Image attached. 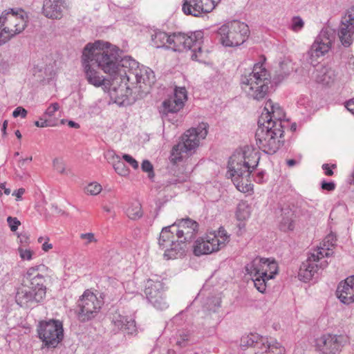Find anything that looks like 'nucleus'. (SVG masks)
<instances>
[{"instance_id": "43", "label": "nucleus", "mask_w": 354, "mask_h": 354, "mask_svg": "<svg viewBox=\"0 0 354 354\" xmlns=\"http://www.w3.org/2000/svg\"><path fill=\"white\" fill-rule=\"evenodd\" d=\"M59 104L57 102L52 103L49 105V106L46 109L44 117L51 118L55 115V113L59 109Z\"/></svg>"}, {"instance_id": "49", "label": "nucleus", "mask_w": 354, "mask_h": 354, "mask_svg": "<svg viewBox=\"0 0 354 354\" xmlns=\"http://www.w3.org/2000/svg\"><path fill=\"white\" fill-rule=\"evenodd\" d=\"M26 115L27 111L21 106H18L17 108H16L12 113V116L14 118L21 116V118H24L26 117Z\"/></svg>"}, {"instance_id": "27", "label": "nucleus", "mask_w": 354, "mask_h": 354, "mask_svg": "<svg viewBox=\"0 0 354 354\" xmlns=\"http://www.w3.org/2000/svg\"><path fill=\"white\" fill-rule=\"evenodd\" d=\"M198 223L189 218L178 221V239L184 236V240L188 241L198 232Z\"/></svg>"}, {"instance_id": "7", "label": "nucleus", "mask_w": 354, "mask_h": 354, "mask_svg": "<svg viewBox=\"0 0 354 354\" xmlns=\"http://www.w3.org/2000/svg\"><path fill=\"white\" fill-rule=\"evenodd\" d=\"M248 26L239 21H232L221 26L217 30L221 44L227 47L243 44L249 36Z\"/></svg>"}, {"instance_id": "36", "label": "nucleus", "mask_w": 354, "mask_h": 354, "mask_svg": "<svg viewBox=\"0 0 354 354\" xmlns=\"http://www.w3.org/2000/svg\"><path fill=\"white\" fill-rule=\"evenodd\" d=\"M46 269V267L43 265H39L35 267L30 268L25 275V277L26 280L28 281H31V279H35V277H38L39 276L41 275L39 272L44 271Z\"/></svg>"}, {"instance_id": "58", "label": "nucleus", "mask_w": 354, "mask_h": 354, "mask_svg": "<svg viewBox=\"0 0 354 354\" xmlns=\"http://www.w3.org/2000/svg\"><path fill=\"white\" fill-rule=\"evenodd\" d=\"M25 189L24 188H19L17 190L15 191L12 194L17 197V200H21L22 195L24 194Z\"/></svg>"}, {"instance_id": "6", "label": "nucleus", "mask_w": 354, "mask_h": 354, "mask_svg": "<svg viewBox=\"0 0 354 354\" xmlns=\"http://www.w3.org/2000/svg\"><path fill=\"white\" fill-rule=\"evenodd\" d=\"M229 241L230 236L221 227L217 232H211L196 239L192 245L193 253L197 257L212 254L224 248Z\"/></svg>"}, {"instance_id": "50", "label": "nucleus", "mask_w": 354, "mask_h": 354, "mask_svg": "<svg viewBox=\"0 0 354 354\" xmlns=\"http://www.w3.org/2000/svg\"><path fill=\"white\" fill-rule=\"evenodd\" d=\"M35 125L37 127H46L53 126V124H51L50 121H49L45 117H44V118H40V120L36 121L35 122Z\"/></svg>"}, {"instance_id": "63", "label": "nucleus", "mask_w": 354, "mask_h": 354, "mask_svg": "<svg viewBox=\"0 0 354 354\" xmlns=\"http://www.w3.org/2000/svg\"><path fill=\"white\" fill-rule=\"evenodd\" d=\"M180 337L182 338V342H185L188 341L189 335L186 333V334L181 335Z\"/></svg>"}, {"instance_id": "24", "label": "nucleus", "mask_w": 354, "mask_h": 354, "mask_svg": "<svg viewBox=\"0 0 354 354\" xmlns=\"http://www.w3.org/2000/svg\"><path fill=\"white\" fill-rule=\"evenodd\" d=\"M175 37V33L172 35H168L165 32L156 31L151 35V43L156 48H165L176 52L177 48L174 39Z\"/></svg>"}, {"instance_id": "21", "label": "nucleus", "mask_w": 354, "mask_h": 354, "mask_svg": "<svg viewBox=\"0 0 354 354\" xmlns=\"http://www.w3.org/2000/svg\"><path fill=\"white\" fill-rule=\"evenodd\" d=\"M337 295L345 304H350L354 301V275L340 282L337 289Z\"/></svg>"}, {"instance_id": "46", "label": "nucleus", "mask_w": 354, "mask_h": 354, "mask_svg": "<svg viewBox=\"0 0 354 354\" xmlns=\"http://www.w3.org/2000/svg\"><path fill=\"white\" fill-rule=\"evenodd\" d=\"M7 222L9 227L12 232H15L18 227L21 225L20 221L16 217L8 216Z\"/></svg>"}, {"instance_id": "16", "label": "nucleus", "mask_w": 354, "mask_h": 354, "mask_svg": "<svg viewBox=\"0 0 354 354\" xmlns=\"http://www.w3.org/2000/svg\"><path fill=\"white\" fill-rule=\"evenodd\" d=\"M15 298L21 307H29L41 302L44 299V292L41 288L35 291L30 286L22 285L17 288Z\"/></svg>"}, {"instance_id": "33", "label": "nucleus", "mask_w": 354, "mask_h": 354, "mask_svg": "<svg viewBox=\"0 0 354 354\" xmlns=\"http://www.w3.org/2000/svg\"><path fill=\"white\" fill-rule=\"evenodd\" d=\"M261 350L268 351L270 354H284L285 348L280 343L274 342L273 343L266 342L262 343Z\"/></svg>"}, {"instance_id": "29", "label": "nucleus", "mask_w": 354, "mask_h": 354, "mask_svg": "<svg viewBox=\"0 0 354 354\" xmlns=\"http://www.w3.org/2000/svg\"><path fill=\"white\" fill-rule=\"evenodd\" d=\"M109 163L113 165L115 172L121 176H127L129 174V170L124 162L122 160L120 156L115 154L113 151H109L105 154Z\"/></svg>"}, {"instance_id": "52", "label": "nucleus", "mask_w": 354, "mask_h": 354, "mask_svg": "<svg viewBox=\"0 0 354 354\" xmlns=\"http://www.w3.org/2000/svg\"><path fill=\"white\" fill-rule=\"evenodd\" d=\"M322 189L327 191H333L335 189V184L333 182L323 181L321 185Z\"/></svg>"}, {"instance_id": "53", "label": "nucleus", "mask_w": 354, "mask_h": 354, "mask_svg": "<svg viewBox=\"0 0 354 354\" xmlns=\"http://www.w3.org/2000/svg\"><path fill=\"white\" fill-rule=\"evenodd\" d=\"M191 245L185 243L183 246L178 247V256L184 257L189 252Z\"/></svg>"}, {"instance_id": "38", "label": "nucleus", "mask_w": 354, "mask_h": 354, "mask_svg": "<svg viewBox=\"0 0 354 354\" xmlns=\"http://www.w3.org/2000/svg\"><path fill=\"white\" fill-rule=\"evenodd\" d=\"M188 100L187 91L185 87H179L178 86V111L183 109L185 106V102Z\"/></svg>"}, {"instance_id": "9", "label": "nucleus", "mask_w": 354, "mask_h": 354, "mask_svg": "<svg viewBox=\"0 0 354 354\" xmlns=\"http://www.w3.org/2000/svg\"><path fill=\"white\" fill-rule=\"evenodd\" d=\"M209 124L206 122L198 124L197 127H192L187 130L181 136L182 145L178 142V162L183 158V153L189 156L196 152L199 147L201 140L206 138L208 133Z\"/></svg>"}, {"instance_id": "3", "label": "nucleus", "mask_w": 354, "mask_h": 354, "mask_svg": "<svg viewBox=\"0 0 354 354\" xmlns=\"http://www.w3.org/2000/svg\"><path fill=\"white\" fill-rule=\"evenodd\" d=\"M270 75L263 62L254 65L251 72L241 75V88L246 95L255 100L263 99L269 88Z\"/></svg>"}, {"instance_id": "44", "label": "nucleus", "mask_w": 354, "mask_h": 354, "mask_svg": "<svg viewBox=\"0 0 354 354\" xmlns=\"http://www.w3.org/2000/svg\"><path fill=\"white\" fill-rule=\"evenodd\" d=\"M18 252L22 260H30L32 259V252L29 249H26L24 248L23 246H20L18 248Z\"/></svg>"}, {"instance_id": "31", "label": "nucleus", "mask_w": 354, "mask_h": 354, "mask_svg": "<svg viewBox=\"0 0 354 354\" xmlns=\"http://www.w3.org/2000/svg\"><path fill=\"white\" fill-rule=\"evenodd\" d=\"M278 270H271V266L263 267V270L257 275L258 278H252L254 286L260 292H264L266 289V282L268 280L273 279Z\"/></svg>"}, {"instance_id": "13", "label": "nucleus", "mask_w": 354, "mask_h": 354, "mask_svg": "<svg viewBox=\"0 0 354 354\" xmlns=\"http://www.w3.org/2000/svg\"><path fill=\"white\" fill-rule=\"evenodd\" d=\"M333 35L327 30H322L307 52L308 61L313 65L317 59L326 54L331 48Z\"/></svg>"}, {"instance_id": "23", "label": "nucleus", "mask_w": 354, "mask_h": 354, "mask_svg": "<svg viewBox=\"0 0 354 354\" xmlns=\"http://www.w3.org/2000/svg\"><path fill=\"white\" fill-rule=\"evenodd\" d=\"M337 34L342 44L344 47L350 46L354 41V23L343 17Z\"/></svg>"}, {"instance_id": "30", "label": "nucleus", "mask_w": 354, "mask_h": 354, "mask_svg": "<svg viewBox=\"0 0 354 354\" xmlns=\"http://www.w3.org/2000/svg\"><path fill=\"white\" fill-rule=\"evenodd\" d=\"M295 213L292 209L286 206L281 209V216L279 221V227L281 231L293 230Z\"/></svg>"}, {"instance_id": "51", "label": "nucleus", "mask_w": 354, "mask_h": 354, "mask_svg": "<svg viewBox=\"0 0 354 354\" xmlns=\"http://www.w3.org/2000/svg\"><path fill=\"white\" fill-rule=\"evenodd\" d=\"M169 160L173 165L177 163V145L173 146Z\"/></svg>"}, {"instance_id": "17", "label": "nucleus", "mask_w": 354, "mask_h": 354, "mask_svg": "<svg viewBox=\"0 0 354 354\" xmlns=\"http://www.w3.org/2000/svg\"><path fill=\"white\" fill-rule=\"evenodd\" d=\"M216 3V0H184L182 10L187 15L199 17L213 10Z\"/></svg>"}, {"instance_id": "25", "label": "nucleus", "mask_w": 354, "mask_h": 354, "mask_svg": "<svg viewBox=\"0 0 354 354\" xmlns=\"http://www.w3.org/2000/svg\"><path fill=\"white\" fill-rule=\"evenodd\" d=\"M111 322L115 330H123L127 334H133L136 332L135 320L131 317L115 313L113 315Z\"/></svg>"}, {"instance_id": "57", "label": "nucleus", "mask_w": 354, "mask_h": 354, "mask_svg": "<svg viewBox=\"0 0 354 354\" xmlns=\"http://www.w3.org/2000/svg\"><path fill=\"white\" fill-rule=\"evenodd\" d=\"M322 169L324 170V173L326 176H330L333 175V170L330 168L328 164L322 165Z\"/></svg>"}, {"instance_id": "5", "label": "nucleus", "mask_w": 354, "mask_h": 354, "mask_svg": "<svg viewBox=\"0 0 354 354\" xmlns=\"http://www.w3.org/2000/svg\"><path fill=\"white\" fill-rule=\"evenodd\" d=\"M28 16L21 9L3 12L0 16V46L14 35L22 32L27 25Z\"/></svg>"}, {"instance_id": "18", "label": "nucleus", "mask_w": 354, "mask_h": 354, "mask_svg": "<svg viewBox=\"0 0 354 354\" xmlns=\"http://www.w3.org/2000/svg\"><path fill=\"white\" fill-rule=\"evenodd\" d=\"M283 116V111L277 104L269 100L266 102L264 111L261 113L258 120V124H271L272 122L281 121Z\"/></svg>"}, {"instance_id": "54", "label": "nucleus", "mask_w": 354, "mask_h": 354, "mask_svg": "<svg viewBox=\"0 0 354 354\" xmlns=\"http://www.w3.org/2000/svg\"><path fill=\"white\" fill-rule=\"evenodd\" d=\"M19 243L24 246L28 245L29 243V236L26 233H21L18 235Z\"/></svg>"}, {"instance_id": "59", "label": "nucleus", "mask_w": 354, "mask_h": 354, "mask_svg": "<svg viewBox=\"0 0 354 354\" xmlns=\"http://www.w3.org/2000/svg\"><path fill=\"white\" fill-rule=\"evenodd\" d=\"M53 164H54V167L58 171V172H59L61 174L64 173V167L59 165L58 160H54Z\"/></svg>"}, {"instance_id": "1", "label": "nucleus", "mask_w": 354, "mask_h": 354, "mask_svg": "<svg viewBox=\"0 0 354 354\" xmlns=\"http://www.w3.org/2000/svg\"><path fill=\"white\" fill-rule=\"evenodd\" d=\"M121 53L117 46L109 42L98 40L87 44L82 55L85 78L95 87L104 85L105 77L92 66L96 64L113 80L120 77L122 84L115 89L118 95L143 97V93L155 82L154 73L150 68L140 67L138 62L129 56L122 57Z\"/></svg>"}, {"instance_id": "12", "label": "nucleus", "mask_w": 354, "mask_h": 354, "mask_svg": "<svg viewBox=\"0 0 354 354\" xmlns=\"http://www.w3.org/2000/svg\"><path fill=\"white\" fill-rule=\"evenodd\" d=\"M347 342L345 335L326 333L315 339V348L321 354H340Z\"/></svg>"}, {"instance_id": "42", "label": "nucleus", "mask_w": 354, "mask_h": 354, "mask_svg": "<svg viewBox=\"0 0 354 354\" xmlns=\"http://www.w3.org/2000/svg\"><path fill=\"white\" fill-rule=\"evenodd\" d=\"M304 21L300 17L296 16L292 17L291 23V29L294 32H298L304 28Z\"/></svg>"}, {"instance_id": "32", "label": "nucleus", "mask_w": 354, "mask_h": 354, "mask_svg": "<svg viewBox=\"0 0 354 354\" xmlns=\"http://www.w3.org/2000/svg\"><path fill=\"white\" fill-rule=\"evenodd\" d=\"M262 343H264L263 339L254 334L243 336L241 339V346L243 347H259L260 345L262 346Z\"/></svg>"}, {"instance_id": "15", "label": "nucleus", "mask_w": 354, "mask_h": 354, "mask_svg": "<svg viewBox=\"0 0 354 354\" xmlns=\"http://www.w3.org/2000/svg\"><path fill=\"white\" fill-rule=\"evenodd\" d=\"M145 293L149 302L156 308L163 310L167 307V303L163 297L164 286L160 281L148 279L145 283Z\"/></svg>"}, {"instance_id": "45", "label": "nucleus", "mask_w": 354, "mask_h": 354, "mask_svg": "<svg viewBox=\"0 0 354 354\" xmlns=\"http://www.w3.org/2000/svg\"><path fill=\"white\" fill-rule=\"evenodd\" d=\"M38 242L41 243V248L44 252H48L53 248V245L49 243V238L47 236L38 238Z\"/></svg>"}, {"instance_id": "48", "label": "nucleus", "mask_w": 354, "mask_h": 354, "mask_svg": "<svg viewBox=\"0 0 354 354\" xmlns=\"http://www.w3.org/2000/svg\"><path fill=\"white\" fill-rule=\"evenodd\" d=\"M122 158L127 162L133 169L138 168V161L129 154H124Z\"/></svg>"}, {"instance_id": "37", "label": "nucleus", "mask_w": 354, "mask_h": 354, "mask_svg": "<svg viewBox=\"0 0 354 354\" xmlns=\"http://www.w3.org/2000/svg\"><path fill=\"white\" fill-rule=\"evenodd\" d=\"M30 284V288L34 289L35 291H37V290H41L44 292V297L46 296V288L44 286L45 279L43 274L39 276L38 277H35V279H31V281H29Z\"/></svg>"}, {"instance_id": "55", "label": "nucleus", "mask_w": 354, "mask_h": 354, "mask_svg": "<svg viewBox=\"0 0 354 354\" xmlns=\"http://www.w3.org/2000/svg\"><path fill=\"white\" fill-rule=\"evenodd\" d=\"M347 18V19L350 21H353L354 23V6H352L348 11L346 15L344 17Z\"/></svg>"}, {"instance_id": "19", "label": "nucleus", "mask_w": 354, "mask_h": 354, "mask_svg": "<svg viewBox=\"0 0 354 354\" xmlns=\"http://www.w3.org/2000/svg\"><path fill=\"white\" fill-rule=\"evenodd\" d=\"M66 8V0H44L43 14L47 18L59 19Z\"/></svg>"}, {"instance_id": "41", "label": "nucleus", "mask_w": 354, "mask_h": 354, "mask_svg": "<svg viewBox=\"0 0 354 354\" xmlns=\"http://www.w3.org/2000/svg\"><path fill=\"white\" fill-rule=\"evenodd\" d=\"M141 168L144 172L148 173L149 178L151 179L154 177L153 166L149 160H144L141 164Z\"/></svg>"}, {"instance_id": "26", "label": "nucleus", "mask_w": 354, "mask_h": 354, "mask_svg": "<svg viewBox=\"0 0 354 354\" xmlns=\"http://www.w3.org/2000/svg\"><path fill=\"white\" fill-rule=\"evenodd\" d=\"M203 32L202 31H196L191 33L190 35L185 33L178 32V44L182 46L183 49L187 51H192L198 44H202Z\"/></svg>"}, {"instance_id": "64", "label": "nucleus", "mask_w": 354, "mask_h": 354, "mask_svg": "<svg viewBox=\"0 0 354 354\" xmlns=\"http://www.w3.org/2000/svg\"><path fill=\"white\" fill-rule=\"evenodd\" d=\"M255 354H270V353H268V351H266V350H262L261 351H258Z\"/></svg>"}, {"instance_id": "8", "label": "nucleus", "mask_w": 354, "mask_h": 354, "mask_svg": "<svg viewBox=\"0 0 354 354\" xmlns=\"http://www.w3.org/2000/svg\"><path fill=\"white\" fill-rule=\"evenodd\" d=\"M331 255L328 248L317 247L311 250L307 259L300 266L298 277L304 282H308L317 274L319 269H324L328 266V261L323 260L324 257Z\"/></svg>"}, {"instance_id": "39", "label": "nucleus", "mask_w": 354, "mask_h": 354, "mask_svg": "<svg viewBox=\"0 0 354 354\" xmlns=\"http://www.w3.org/2000/svg\"><path fill=\"white\" fill-rule=\"evenodd\" d=\"M297 102H299V105L304 106L305 108H306L308 110H311L313 108V103L311 96L301 95L299 97Z\"/></svg>"}, {"instance_id": "22", "label": "nucleus", "mask_w": 354, "mask_h": 354, "mask_svg": "<svg viewBox=\"0 0 354 354\" xmlns=\"http://www.w3.org/2000/svg\"><path fill=\"white\" fill-rule=\"evenodd\" d=\"M271 266V270H278V266L275 261L270 259H264L257 257L252 262L245 266V270L252 278H258L257 275H260V272L263 270V267Z\"/></svg>"}, {"instance_id": "20", "label": "nucleus", "mask_w": 354, "mask_h": 354, "mask_svg": "<svg viewBox=\"0 0 354 354\" xmlns=\"http://www.w3.org/2000/svg\"><path fill=\"white\" fill-rule=\"evenodd\" d=\"M159 111L164 120L171 122L172 124H174L176 121L177 86H175L174 88V95L163 101Z\"/></svg>"}, {"instance_id": "35", "label": "nucleus", "mask_w": 354, "mask_h": 354, "mask_svg": "<svg viewBox=\"0 0 354 354\" xmlns=\"http://www.w3.org/2000/svg\"><path fill=\"white\" fill-rule=\"evenodd\" d=\"M201 44H198L192 51L189 52L191 59L200 63H206L207 53L202 50Z\"/></svg>"}, {"instance_id": "11", "label": "nucleus", "mask_w": 354, "mask_h": 354, "mask_svg": "<svg viewBox=\"0 0 354 354\" xmlns=\"http://www.w3.org/2000/svg\"><path fill=\"white\" fill-rule=\"evenodd\" d=\"M37 332L39 339L48 348H55L64 337L63 325L59 320L40 322Z\"/></svg>"}, {"instance_id": "28", "label": "nucleus", "mask_w": 354, "mask_h": 354, "mask_svg": "<svg viewBox=\"0 0 354 354\" xmlns=\"http://www.w3.org/2000/svg\"><path fill=\"white\" fill-rule=\"evenodd\" d=\"M314 77L317 83L329 86L335 81L337 73L331 67L319 66L314 73Z\"/></svg>"}, {"instance_id": "40", "label": "nucleus", "mask_w": 354, "mask_h": 354, "mask_svg": "<svg viewBox=\"0 0 354 354\" xmlns=\"http://www.w3.org/2000/svg\"><path fill=\"white\" fill-rule=\"evenodd\" d=\"M85 190L88 194L95 196L101 192L102 186L97 183H91L86 186Z\"/></svg>"}, {"instance_id": "34", "label": "nucleus", "mask_w": 354, "mask_h": 354, "mask_svg": "<svg viewBox=\"0 0 354 354\" xmlns=\"http://www.w3.org/2000/svg\"><path fill=\"white\" fill-rule=\"evenodd\" d=\"M126 212L129 218L132 220L138 219L142 216L141 205L138 202L132 203L127 209Z\"/></svg>"}, {"instance_id": "14", "label": "nucleus", "mask_w": 354, "mask_h": 354, "mask_svg": "<svg viewBox=\"0 0 354 354\" xmlns=\"http://www.w3.org/2000/svg\"><path fill=\"white\" fill-rule=\"evenodd\" d=\"M176 223L162 229L158 239L159 248L164 250L163 257L166 260L176 259L177 257V231L171 230Z\"/></svg>"}, {"instance_id": "61", "label": "nucleus", "mask_w": 354, "mask_h": 354, "mask_svg": "<svg viewBox=\"0 0 354 354\" xmlns=\"http://www.w3.org/2000/svg\"><path fill=\"white\" fill-rule=\"evenodd\" d=\"M0 187H1V189H3L4 191V193L6 195H9L10 194V189L9 188H6L4 183H1V185H0Z\"/></svg>"}, {"instance_id": "60", "label": "nucleus", "mask_w": 354, "mask_h": 354, "mask_svg": "<svg viewBox=\"0 0 354 354\" xmlns=\"http://www.w3.org/2000/svg\"><path fill=\"white\" fill-rule=\"evenodd\" d=\"M68 125L70 127L75 128V129L80 128V124L74 121H72V120L68 121Z\"/></svg>"}, {"instance_id": "56", "label": "nucleus", "mask_w": 354, "mask_h": 354, "mask_svg": "<svg viewBox=\"0 0 354 354\" xmlns=\"http://www.w3.org/2000/svg\"><path fill=\"white\" fill-rule=\"evenodd\" d=\"M346 108L351 112L353 114H354V100H350L346 102L345 105Z\"/></svg>"}, {"instance_id": "62", "label": "nucleus", "mask_w": 354, "mask_h": 354, "mask_svg": "<svg viewBox=\"0 0 354 354\" xmlns=\"http://www.w3.org/2000/svg\"><path fill=\"white\" fill-rule=\"evenodd\" d=\"M297 164V161L294 159H290L287 160V165L289 167H292Z\"/></svg>"}, {"instance_id": "2", "label": "nucleus", "mask_w": 354, "mask_h": 354, "mask_svg": "<svg viewBox=\"0 0 354 354\" xmlns=\"http://www.w3.org/2000/svg\"><path fill=\"white\" fill-rule=\"evenodd\" d=\"M260 157L251 146H244L236 151L228 162L229 174L236 188L243 192H248V178L257 166Z\"/></svg>"}, {"instance_id": "47", "label": "nucleus", "mask_w": 354, "mask_h": 354, "mask_svg": "<svg viewBox=\"0 0 354 354\" xmlns=\"http://www.w3.org/2000/svg\"><path fill=\"white\" fill-rule=\"evenodd\" d=\"M80 239L82 240H85V245H88L91 243H96L97 239L95 238V234L92 232L88 233H83L80 234Z\"/></svg>"}, {"instance_id": "10", "label": "nucleus", "mask_w": 354, "mask_h": 354, "mask_svg": "<svg viewBox=\"0 0 354 354\" xmlns=\"http://www.w3.org/2000/svg\"><path fill=\"white\" fill-rule=\"evenodd\" d=\"M104 302L90 290H86L77 302V316L80 321L87 322L97 316Z\"/></svg>"}, {"instance_id": "4", "label": "nucleus", "mask_w": 354, "mask_h": 354, "mask_svg": "<svg viewBox=\"0 0 354 354\" xmlns=\"http://www.w3.org/2000/svg\"><path fill=\"white\" fill-rule=\"evenodd\" d=\"M258 125L255 134L257 145L264 153L274 154L281 145L279 139L283 135L281 121L271 124Z\"/></svg>"}]
</instances>
